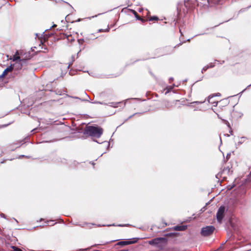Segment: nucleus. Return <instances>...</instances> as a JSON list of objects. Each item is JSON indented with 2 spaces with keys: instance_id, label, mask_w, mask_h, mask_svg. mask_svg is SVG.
<instances>
[{
  "instance_id": "nucleus-1",
  "label": "nucleus",
  "mask_w": 251,
  "mask_h": 251,
  "mask_svg": "<svg viewBox=\"0 0 251 251\" xmlns=\"http://www.w3.org/2000/svg\"><path fill=\"white\" fill-rule=\"evenodd\" d=\"M103 129L99 126H87L84 130V134L92 137L100 138L103 133Z\"/></svg>"
},
{
  "instance_id": "nucleus-2",
  "label": "nucleus",
  "mask_w": 251,
  "mask_h": 251,
  "mask_svg": "<svg viewBox=\"0 0 251 251\" xmlns=\"http://www.w3.org/2000/svg\"><path fill=\"white\" fill-rule=\"evenodd\" d=\"M167 243V239L163 237L156 238L149 241L150 245H157L159 248L165 246Z\"/></svg>"
},
{
  "instance_id": "nucleus-3",
  "label": "nucleus",
  "mask_w": 251,
  "mask_h": 251,
  "mask_svg": "<svg viewBox=\"0 0 251 251\" xmlns=\"http://www.w3.org/2000/svg\"><path fill=\"white\" fill-rule=\"evenodd\" d=\"M215 230V228L213 226H206L201 228V234L202 236H209L212 235Z\"/></svg>"
},
{
  "instance_id": "nucleus-4",
  "label": "nucleus",
  "mask_w": 251,
  "mask_h": 251,
  "mask_svg": "<svg viewBox=\"0 0 251 251\" xmlns=\"http://www.w3.org/2000/svg\"><path fill=\"white\" fill-rule=\"evenodd\" d=\"M13 60L14 61L19 60V62L16 63V64L19 65L18 68L21 69L23 64L25 63L27 60L25 59H21L18 51H17L13 57Z\"/></svg>"
},
{
  "instance_id": "nucleus-5",
  "label": "nucleus",
  "mask_w": 251,
  "mask_h": 251,
  "mask_svg": "<svg viewBox=\"0 0 251 251\" xmlns=\"http://www.w3.org/2000/svg\"><path fill=\"white\" fill-rule=\"evenodd\" d=\"M225 207L221 206L219 207L216 214V218L218 222L220 223L222 222L225 216Z\"/></svg>"
},
{
  "instance_id": "nucleus-6",
  "label": "nucleus",
  "mask_w": 251,
  "mask_h": 251,
  "mask_svg": "<svg viewBox=\"0 0 251 251\" xmlns=\"http://www.w3.org/2000/svg\"><path fill=\"white\" fill-rule=\"evenodd\" d=\"M196 3V0H186L184 1V6L187 9H191L195 6Z\"/></svg>"
},
{
  "instance_id": "nucleus-7",
  "label": "nucleus",
  "mask_w": 251,
  "mask_h": 251,
  "mask_svg": "<svg viewBox=\"0 0 251 251\" xmlns=\"http://www.w3.org/2000/svg\"><path fill=\"white\" fill-rule=\"evenodd\" d=\"M224 0H207V3L209 6H213L216 5L222 4Z\"/></svg>"
},
{
  "instance_id": "nucleus-8",
  "label": "nucleus",
  "mask_w": 251,
  "mask_h": 251,
  "mask_svg": "<svg viewBox=\"0 0 251 251\" xmlns=\"http://www.w3.org/2000/svg\"><path fill=\"white\" fill-rule=\"evenodd\" d=\"M137 242V239H133L132 241H123L118 243L117 245L121 246H125L132 244L136 243Z\"/></svg>"
},
{
  "instance_id": "nucleus-9",
  "label": "nucleus",
  "mask_w": 251,
  "mask_h": 251,
  "mask_svg": "<svg viewBox=\"0 0 251 251\" xmlns=\"http://www.w3.org/2000/svg\"><path fill=\"white\" fill-rule=\"evenodd\" d=\"M60 38L62 39H66L68 41H74L73 36L71 34L61 33L60 34Z\"/></svg>"
},
{
  "instance_id": "nucleus-10",
  "label": "nucleus",
  "mask_w": 251,
  "mask_h": 251,
  "mask_svg": "<svg viewBox=\"0 0 251 251\" xmlns=\"http://www.w3.org/2000/svg\"><path fill=\"white\" fill-rule=\"evenodd\" d=\"M187 228V226L185 225L176 226L173 227V229L176 231H184Z\"/></svg>"
},
{
  "instance_id": "nucleus-11",
  "label": "nucleus",
  "mask_w": 251,
  "mask_h": 251,
  "mask_svg": "<svg viewBox=\"0 0 251 251\" xmlns=\"http://www.w3.org/2000/svg\"><path fill=\"white\" fill-rule=\"evenodd\" d=\"M13 69V68L12 66H9L7 67L6 69L4 70L1 75L0 76V77H3L6 76L8 72H12Z\"/></svg>"
},
{
  "instance_id": "nucleus-12",
  "label": "nucleus",
  "mask_w": 251,
  "mask_h": 251,
  "mask_svg": "<svg viewBox=\"0 0 251 251\" xmlns=\"http://www.w3.org/2000/svg\"><path fill=\"white\" fill-rule=\"evenodd\" d=\"M131 11L134 15V16L136 17V18L137 20L141 21L142 22V23H145L146 21V20L145 19H144V18H141V17H140L138 15V14L137 13V12L136 11H135L134 10H131Z\"/></svg>"
},
{
  "instance_id": "nucleus-13",
  "label": "nucleus",
  "mask_w": 251,
  "mask_h": 251,
  "mask_svg": "<svg viewBox=\"0 0 251 251\" xmlns=\"http://www.w3.org/2000/svg\"><path fill=\"white\" fill-rule=\"evenodd\" d=\"M158 20H159V18H158V17H157V16H152V17H150L147 20H146V21H157Z\"/></svg>"
},
{
  "instance_id": "nucleus-14",
  "label": "nucleus",
  "mask_w": 251,
  "mask_h": 251,
  "mask_svg": "<svg viewBox=\"0 0 251 251\" xmlns=\"http://www.w3.org/2000/svg\"><path fill=\"white\" fill-rule=\"evenodd\" d=\"M12 248L13 250L11 251H22L21 249H20L16 247H14V246H13Z\"/></svg>"
},
{
  "instance_id": "nucleus-15",
  "label": "nucleus",
  "mask_w": 251,
  "mask_h": 251,
  "mask_svg": "<svg viewBox=\"0 0 251 251\" xmlns=\"http://www.w3.org/2000/svg\"><path fill=\"white\" fill-rule=\"evenodd\" d=\"M209 67L208 66L204 67L202 69V71H206L209 68Z\"/></svg>"
},
{
  "instance_id": "nucleus-16",
  "label": "nucleus",
  "mask_w": 251,
  "mask_h": 251,
  "mask_svg": "<svg viewBox=\"0 0 251 251\" xmlns=\"http://www.w3.org/2000/svg\"><path fill=\"white\" fill-rule=\"evenodd\" d=\"M109 31V28H106V29L105 30H102V29H100L99 30V31L100 32H101V31H105V32H108Z\"/></svg>"
},
{
  "instance_id": "nucleus-17",
  "label": "nucleus",
  "mask_w": 251,
  "mask_h": 251,
  "mask_svg": "<svg viewBox=\"0 0 251 251\" xmlns=\"http://www.w3.org/2000/svg\"><path fill=\"white\" fill-rule=\"evenodd\" d=\"M212 98V97H210V96L209 97V102H211V103H214V102H212V101H210V100H211V99Z\"/></svg>"
},
{
  "instance_id": "nucleus-18",
  "label": "nucleus",
  "mask_w": 251,
  "mask_h": 251,
  "mask_svg": "<svg viewBox=\"0 0 251 251\" xmlns=\"http://www.w3.org/2000/svg\"><path fill=\"white\" fill-rule=\"evenodd\" d=\"M173 234V233H169V234H166V236H172Z\"/></svg>"
},
{
  "instance_id": "nucleus-19",
  "label": "nucleus",
  "mask_w": 251,
  "mask_h": 251,
  "mask_svg": "<svg viewBox=\"0 0 251 251\" xmlns=\"http://www.w3.org/2000/svg\"><path fill=\"white\" fill-rule=\"evenodd\" d=\"M179 32H180V33H181V34L182 35H183L182 33V32H181V29H179Z\"/></svg>"
},
{
  "instance_id": "nucleus-20",
  "label": "nucleus",
  "mask_w": 251,
  "mask_h": 251,
  "mask_svg": "<svg viewBox=\"0 0 251 251\" xmlns=\"http://www.w3.org/2000/svg\"><path fill=\"white\" fill-rule=\"evenodd\" d=\"M176 46L172 48L173 50H174L176 48Z\"/></svg>"
},
{
  "instance_id": "nucleus-21",
  "label": "nucleus",
  "mask_w": 251,
  "mask_h": 251,
  "mask_svg": "<svg viewBox=\"0 0 251 251\" xmlns=\"http://www.w3.org/2000/svg\"><path fill=\"white\" fill-rule=\"evenodd\" d=\"M220 249H221V247H220V248H219V249H218V250H219Z\"/></svg>"
}]
</instances>
